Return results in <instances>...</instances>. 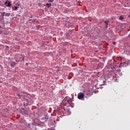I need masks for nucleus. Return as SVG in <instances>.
<instances>
[{"instance_id": "1", "label": "nucleus", "mask_w": 130, "mask_h": 130, "mask_svg": "<svg viewBox=\"0 0 130 130\" xmlns=\"http://www.w3.org/2000/svg\"><path fill=\"white\" fill-rule=\"evenodd\" d=\"M77 97L78 99H80V100H84V97H85V95H84L83 92H80L78 94Z\"/></svg>"}, {"instance_id": "2", "label": "nucleus", "mask_w": 130, "mask_h": 130, "mask_svg": "<svg viewBox=\"0 0 130 130\" xmlns=\"http://www.w3.org/2000/svg\"><path fill=\"white\" fill-rule=\"evenodd\" d=\"M30 18H31L29 19L30 23H34V22H35V21H36V19L33 18V17L30 16Z\"/></svg>"}, {"instance_id": "3", "label": "nucleus", "mask_w": 130, "mask_h": 130, "mask_svg": "<svg viewBox=\"0 0 130 130\" xmlns=\"http://www.w3.org/2000/svg\"><path fill=\"white\" fill-rule=\"evenodd\" d=\"M15 66H16V62L14 61H11L10 62V67H11V68H14Z\"/></svg>"}, {"instance_id": "4", "label": "nucleus", "mask_w": 130, "mask_h": 130, "mask_svg": "<svg viewBox=\"0 0 130 130\" xmlns=\"http://www.w3.org/2000/svg\"><path fill=\"white\" fill-rule=\"evenodd\" d=\"M42 119L43 120H44V121H47V120L48 119V116H45V117H43Z\"/></svg>"}, {"instance_id": "5", "label": "nucleus", "mask_w": 130, "mask_h": 130, "mask_svg": "<svg viewBox=\"0 0 130 130\" xmlns=\"http://www.w3.org/2000/svg\"><path fill=\"white\" fill-rule=\"evenodd\" d=\"M87 96H91L92 95V92H90V90H87V93H86Z\"/></svg>"}, {"instance_id": "6", "label": "nucleus", "mask_w": 130, "mask_h": 130, "mask_svg": "<svg viewBox=\"0 0 130 130\" xmlns=\"http://www.w3.org/2000/svg\"><path fill=\"white\" fill-rule=\"evenodd\" d=\"M11 6H12L11 2L10 1H8V3H7V7H8L9 8V7H11Z\"/></svg>"}, {"instance_id": "7", "label": "nucleus", "mask_w": 130, "mask_h": 130, "mask_svg": "<svg viewBox=\"0 0 130 130\" xmlns=\"http://www.w3.org/2000/svg\"><path fill=\"white\" fill-rule=\"evenodd\" d=\"M67 102L68 103H69V104H72L73 102L72 101V100L69 99V100H68Z\"/></svg>"}, {"instance_id": "8", "label": "nucleus", "mask_w": 130, "mask_h": 130, "mask_svg": "<svg viewBox=\"0 0 130 130\" xmlns=\"http://www.w3.org/2000/svg\"><path fill=\"white\" fill-rule=\"evenodd\" d=\"M11 15V13H7L6 14H5V16L6 17H10V15Z\"/></svg>"}, {"instance_id": "9", "label": "nucleus", "mask_w": 130, "mask_h": 130, "mask_svg": "<svg viewBox=\"0 0 130 130\" xmlns=\"http://www.w3.org/2000/svg\"><path fill=\"white\" fill-rule=\"evenodd\" d=\"M46 6H48V8H50V7H51V4H50V3H49V4L47 3V4H46Z\"/></svg>"}, {"instance_id": "10", "label": "nucleus", "mask_w": 130, "mask_h": 130, "mask_svg": "<svg viewBox=\"0 0 130 130\" xmlns=\"http://www.w3.org/2000/svg\"><path fill=\"white\" fill-rule=\"evenodd\" d=\"M105 23L106 24V25H107V26H108V23H109V21H105Z\"/></svg>"}, {"instance_id": "11", "label": "nucleus", "mask_w": 130, "mask_h": 130, "mask_svg": "<svg viewBox=\"0 0 130 130\" xmlns=\"http://www.w3.org/2000/svg\"><path fill=\"white\" fill-rule=\"evenodd\" d=\"M14 11H17V9H18V7L17 6H14Z\"/></svg>"}, {"instance_id": "12", "label": "nucleus", "mask_w": 130, "mask_h": 130, "mask_svg": "<svg viewBox=\"0 0 130 130\" xmlns=\"http://www.w3.org/2000/svg\"><path fill=\"white\" fill-rule=\"evenodd\" d=\"M48 2L49 3H53L54 0H49Z\"/></svg>"}, {"instance_id": "13", "label": "nucleus", "mask_w": 130, "mask_h": 130, "mask_svg": "<svg viewBox=\"0 0 130 130\" xmlns=\"http://www.w3.org/2000/svg\"><path fill=\"white\" fill-rule=\"evenodd\" d=\"M123 19V17L122 16H120L119 20H122Z\"/></svg>"}, {"instance_id": "14", "label": "nucleus", "mask_w": 130, "mask_h": 130, "mask_svg": "<svg viewBox=\"0 0 130 130\" xmlns=\"http://www.w3.org/2000/svg\"><path fill=\"white\" fill-rule=\"evenodd\" d=\"M8 2H9V1H6V2L5 3V5H7V4H8Z\"/></svg>"}, {"instance_id": "15", "label": "nucleus", "mask_w": 130, "mask_h": 130, "mask_svg": "<svg viewBox=\"0 0 130 130\" xmlns=\"http://www.w3.org/2000/svg\"><path fill=\"white\" fill-rule=\"evenodd\" d=\"M2 17H4V16H5V14H3V13H2Z\"/></svg>"}, {"instance_id": "16", "label": "nucleus", "mask_w": 130, "mask_h": 130, "mask_svg": "<svg viewBox=\"0 0 130 130\" xmlns=\"http://www.w3.org/2000/svg\"><path fill=\"white\" fill-rule=\"evenodd\" d=\"M24 113H25V114H26V110H24Z\"/></svg>"}, {"instance_id": "17", "label": "nucleus", "mask_w": 130, "mask_h": 130, "mask_svg": "<svg viewBox=\"0 0 130 130\" xmlns=\"http://www.w3.org/2000/svg\"><path fill=\"white\" fill-rule=\"evenodd\" d=\"M12 10H13V11H15V8H14V7H12Z\"/></svg>"}, {"instance_id": "18", "label": "nucleus", "mask_w": 130, "mask_h": 130, "mask_svg": "<svg viewBox=\"0 0 130 130\" xmlns=\"http://www.w3.org/2000/svg\"><path fill=\"white\" fill-rule=\"evenodd\" d=\"M107 28H108V26H107V25H106V29H107Z\"/></svg>"}, {"instance_id": "19", "label": "nucleus", "mask_w": 130, "mask_h": 130, "mask_svg": "<svg viewBox=\"0 0 130 130\" xmlns=\"http://www.w3.org/2000/svg\"><path fill=\"white\" fill-rule=\"evenodd\" d=\"M3 14H4L5 15L6 14V12H4L3 13Z\"/></svg>"}, {"instance_id": "20", "label": "nucleus", "mask_w": 130, "mask_h": 130, "mask_svg": "<svg viewBox=\"0 0 130 130\" xmlns=\"http://www.w3.org/2000/svg\"><path fill=\"white\" fill-rule=\"evenodd\" d=\"M22 61H24V57L22 58Z\"/></svg>"}, {"instance_id": "21", "label": "nucleus", "mask_w": 130, "mask_h": 130, "mask_svg": "<svg viewBox=\"0 0 130 130\" xmlns=\"http://www.w3.org/2000/svg\"><path fill=\"white\" fill-rule=\"evenodd\" d=\"M2 18H3V19H4V16H2Z\"/></svg>"}]
</instances>
